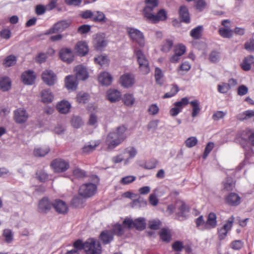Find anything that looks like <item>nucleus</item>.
<instances>
[{
  "mask_svg": "<svg viewBox=\"0 0 254 254\" xmlns=\"http://www.w3.org/2000/svg\"><path fill=\"white\" fill-rule=\"evenodd\" d=\"M127 130L125 126H121L108 134L106 139L107 150H112L124 141L127 137Z\"/></svg>",
  "mask_w": 254,
  "mask_h": 254,
  "instance_id": "1",
  "label": "nucleus"
},
{
  "mask_svg": "<svg viewBox=\"0 0 254 254\" xmlns=\"http://www.w3.org/2000/svg\"><path fill=\"white\" fill-rule=\"evenodd\" d=\"M127 32L133 42L135 43L140 47H143L145 46L144 36L141 31L136 28L127 27Z\"/></svg>",
  "mask_w": 254,
  "mask_h": 254,
  "instance_id": "2",
  "label": "nucleus"
},
{
  "mask_svg": "<svg viewBox=\"0 0 254 254\" xmlns=\"http://www.w3.org/2000/svg\"><path fill=\"white\" fill-rule=\"evenodd\" d=\"M84 251L87 254H101L102 248L98 240L89 238L84 242Z\"/></svg>",
  "mask_w": 254,
  "mask_h": 254,
  "instance_id": "3",
  "label": "nucleus"
},
{
  "mask_svg": "<svg viewBox=\"0 0 254 254\" xmlns=\"http://www.w3.org/2000/svg\"><path fill=\"white\" fill-rule=\"evenodd\" d=\"M145 6L143 10V15L146 20H148L151 15L155 13L158 10V0H145Z\"/></svg>",
  "mask_w": 254,
  "mask_h": 254,
  "instance_id": "4",
  "label": "nucleus"
},
{
  "mask_svg": "<svg viewBox=\"0 0 254 254\" xmlns=\"http://www.w3.org/2000/svg\"><path fill=\"white\" fill-rule=\"evenodd\" d=\"M134 53L136 56L139 68L141 72L144 74L148 73L150 71L149 62L145 55L140 50L137 49L134 50Z\"/></svg>",
  "mask_w": 254,
  "mask_h": 254,
  "instance_id": "5",
  "label": "nucleus"
},
{
  "mask_svg": "<svg viewBox=\"0 0 254 254\" xmlns=\"http://www.w3.org/2000/svg\"><path fill=\"white\" fill-rule=\"evenodd\" d=\"M123 225L127 229L135 228L137 230H142L145 228V219L143 217H139L134 221L128 218H126L123 221Z\"/></svg>",
  "mask_w": 254,
  "mask_h": 254,
  "instance_id": "6",
  "label": "nucleus"
},
{
  "mask_svg": "<svg viewBox=\"0 0 254 254\" xmlns=\"http://www.w3.org/2000/svg\"><path fill=\"white\" fill-rule=\"evenodd\" d=\"M97 190L96 185L88 183L83 184L79 189V194L80 196L87 198L94 195Z\"/></svg>",
  "mask_w": 254,
  "mask_h": 254,
  "instance_id": "7",
  "label": "nucleus"
},
{
  "mask_svg": "<svg viewBox=\"0 0 254 254\" xmlns=\"http://www.w3.org/2000/svg\"><path fill=\"white\" fill-rule=\"evenodd\" d=\"M70 21L63 20L55 23L51 28L46 31L45 35H49L57 32H62L68 28L70 25Z\"/></svg>",
  "mask_w": 254,
  "mask_h": 254,
  "instance_id": "8",
  "label": "nucleus"
},
{
  "mask_svg": "<svg viewBox=\"0 0 254 254\" xmlns=\"http://www.w3.org/2000/svg\"><path fill=\"white\" fill-rule=\"evenodd\" d=\"M51 166L55 172L61 173L66 171L69 167V164L63 159L57 158L52 162Z\"/></svg>",
  "mask_w": 254,
  "mask_h": 254,
  "instance_id": "9",
  "label": "nucleus"
},
{
  "mask_svg": "<svg viewBox=\"0 0 254 254\" xmlns=\"http://www.w3.org/2000/svg\"><path fill=\"white\" fill-rule=\"evenodd\" d=\"M29 118L27 111L23 108H19L13 111V120L19 124L26 123Z\"/></svg>",
  "mask_w": 254,
  "mask_h": 254,
  "instance_id": "10",
  "label": "nucleus"
},
{
  "mask_svg": "<svg viewBox=\"0 0 254 254\" xmlns=\"http://www.w3.org/2000/svg\"><path fill=\"white\" fill-rule=\"evenodd\" d=\"M235 218L233 216L230 217L227 221L224 226L220 229H218V235L220 240H223L227 236L229 231H230L233 226Z\"/></svg>",
  "mask_w": 254,
  "mask_h": 254,
  "instance_id": "11",
  "label": "nucleus"
},
{
  "mask_svg": "<svg viewBox=\"0 0 254 254\" xmlns=\"http://www.w3.org/2000/svg\"><path fill=\"white\" fill-rule=\"evenodd\" d=\"M94 42L95 48L99 50H102L108 43L106 35L103 33H97L94 38Z\"/></svg>",
  "mask_w": 254,
  "mask_h": 254,
  "instance_id": "12",
  "label": "nucleus"
},
{
  "mask_svg": "<svg viewBox=\"0 0 254 254\" xmlns=\"http://www.w3.org/2000/svg\"><path fill=\"white\" fill-rule=\"evenodd\" d=\"M42 77L44 82L50 86L54 85L57 79L56 75L51 70H45L42 74Z\"/></svg>",
  "mask_w": 254,
  "mask_h": 254,
  "instance_id": "13",
  "label": "nucleus"
},
{
  "mask_svg": "<svg viewBox=\"0 0 254 254\" xmlns=\"http://www.w3.org/2000/svg\"><path fill=\"white\" fill-rule=\"evenodd\" d=\"M61 59L67 63H71L73 61V55L71 50L69 48H64L60 52Z\"/></svg>",
  "mask_w": 254,
  "mask_h": 254,
  "instance_id": "14",
  "label": "nucleus"
},
{
  "mask_svg": "<svg viewBox=\"0 0 254 254\" xmlns=\"http://www.w3.org/2000/svg\"><path fill=\"white\" fill-rule=\"evenodd\" d=\"M52 206L54 208L57 212L60 214L67 213L68 207L66 203L61 199H56L52 202Z\"/></svg>",
  "mask_w": 254,
  "mask_h": 254,
  "instance_id": "15",
  "label": "nucleus"
},
{
  "mask_svg": "<svg viewBox=\"0 0 254 254\" xmlns=\"http://www.w3.org/2000/svg\"><path fill=\"white\" fill-rule=\"evenodd\" d=\"M167 18V12L164 9L157 10L155 13L151 15V17L147 20L152 23H156L159 21H164Z\"/></svg>",
  "mask_w": 254,
  "mask_h": 254,
  "instance_id": "16",
  "label": "nucleus"
},
{
  "mask_svg": "<svg viewBox=\"0 0 254 254\" xmlns=\"http://www.w3.org/2000/svg\"><path fill=\"white\" fill-rule=\"evenodd\" d=\"M52 203L47 197L41 199L38 204V210L41 213H47L52 207Z\"/></svg>",
  "mask_w": 254,
  "mask_h": 254,
  "instance_id": "17",
  "label": "nucleus"
},
{
  "mask_svg": "<svg viewBox=\"0 0 254 254\" xmlns=\"http://www.w3.org/2000/svg\"><path fill=\"white\" fill-rule=\"evenodd\" d=\"M121 83L126 88L132 86L134 83L133 75L129 73L124 74L121 77Z\"/></svg>",
  "mask_w": 254,
  "mask_h": 254,
  "instance_id": "18",
  "label": "nucleus"
},
{
  "mask_svg": "<svg viewBox=\"0 0 254 254\" xmlns=\"http://www.w3.org/2000/svg\"><path fill=\"white\" fill-rule=\"evenodd\" d=\"M71 104L66 100H62L58 102L56 105V108L58 112L63 114H67L71 108Z\"/></svg>",
  "mask_w": 254,
  "mask_h": 254,
  "instance_id": "19",
  "label": "nucleus"
},
{
  "mask_svg": "<svg viewBox=\"0 0 254 254\" xmlns=\"http://www.w3.org/2000/svg\"><path fill=\"white\" fill-rule=\"evenodd\" d=\"M74 50L78 55L84 56L88 52V48L85 42L79 41L77 42L75 46Z\"/></svg>",
  "mask_w": 254,
  "mask_h": 254,
  "instance_id": "20",
  "label": "nucleus"
},
{
  "mask_svg": "<svg viewBox=\"0 0 254 254\" xmlns=\"http://www.w3.org/2000/svg\"><path fill=\"white\" fill-rule=\"evenodd\" d=\"M35 79V76L32 71L28 70L24 72L21 76L22 82L25 84L32 85L33 84Z\"/></svg>",
  "mask_w": 254,
  "mask_h": 254,
  "instance_id": "21",
  "label": "nucleus"
},
{
  "mask_svg": "<svg viewBox=\"0 0 254 254\" xmlns=\"http://www.w3.org/2000/svg\"><path fill=\"white\" fill-rule=\"evenodd\" d=\"M241 197L234 192L230 193L226 197V203L231 206H237L241 203Z\"/></svg>",
  "mask_w": 254,
  "mask_h": 254,
  "instance_id": "22",
  "label": "nucleus"
},
{
  "mask_svg": "<svg viewBox=\"0 0 254 254\" xmlns=\"http://www.w3.org/2000/svg\"><path fill=\"white\" fill-rule=\"evenodd\" d=\"M76 76L77 80H84L88 77V74L86 68L81 65L75 67Z\"/></svg>",
  "mask_w": 254,
  "mask_h": 254,
  "instance_id": "23",
  "label": "nucleus"
},
{
  "mask_svg": "<svg viewBox=\"0 0 254 254\" xmlns=\"http://www.w3.org/2000/svg\"><path fill=\"white\" fill-rule=\"evenodd\" d=\"M216 215L213 212L210 213L207 217L205 224V228L211 229L215 228L217 225Z\"/></svg>",
  "mask_w": 254,
  "mask_h": 254,
  "instance_id": "24",
  "label": "nucleus"
},
{
  "mask_svg": "<svg viewBox=\"0 0 254 254\" xmlns=\"http://www.w3.org/2000/svg\"><path fill=\"white\" fill-rule=\"evenodd\" d=\"M137 153V151L134 147L129 146L126 148L124 150L123 154L124 155L127 154L128 156L125 159V165L129 163L130 159L134 158Z\"/></svg>",
  "mask_w": 254,
  "mask_h": 254,
  "instance_id": "25",
  "label": "nucleus"
},
{
  "mask_svg": "<svg viewBox=\"0 0 254 254\" xmlns=\"http://www.w3.org/2000/svg\"><path fill=\"white\" fill-rule=\"evenodd\" d=\"M121 97L120 92L116 89L109 90L107 92V99L111 102L119 101Z\"/></svg>",
  "mask_w": 254,
  "mask_h": 254,
  "instance_id": "26",
  "label": "nucleus"
},
{
  "mask_svg": "<svg viewBox=\"0 0 254 254\" xmlns=\"http://www.w3.org/2000/svg\"><path fill=\"white\" fill-rule=\"evenodd\" d=\"M98 80L102 85L108 86L111 84L112 77L109 73L103 72L98 76Z\"/></svg>",
  "mask_w": 254,
  "mask_h": 254,
  "instance_id": "27",
  "label": "nucleus"
},
{
  "mask_svg": "<svg viewBox=\"0 0 254 254\" xmlns=\"http://www.w3.org/2000/svg\"><path fill=\"white\" fill-rule=\"evenodd\" d=\"M77 80L74 76H67L65 80L66 87L68 89L75 90L77 86Z\"/></svg>",
  "mask_w": 254,
  "mask_h": 254,
  "instance_id": "28",
  "label": "nucleus"
},
{
  "mask_svg": "<svg viewBox=\"0 0 254 254\" xmlns=\"http://www.w3.org/2000/svg\"><path fill=\"white\" fill-rule=\"evenodd\" d=\"M100 239L104 244L110 243L113 240V234L111 231L105 230L101 232Z\"/></svg>",
  "mask_w": 254,
  "mask_h": 254,
  "instance_id": "29",
  "label": "nucleus"
},
{
  "mask_svg": "<svg viewBox=\"0 0 254 254\" xmlns=\"http://www.w3.org/2000/svg\"><path fill=\"white\" fill-rule=\"evenodd\" d=\"M54 99V95L49 89H45L41 92V100L44 103H51Z\"/></svg>",
  "mask_w": 254,
  "mask_h": 254,
  "instance_id": "30",
  "label": "nucleus"
},
{
  "mask_svg": "<svg viewBox=\"0 0 254 254\" xmlns=\"http://www.w3.org/2000/svg\"><path fill=\"white\" fill-rule=\"evenodd\" d=\"M242 137L254 146V132L251 129H246L244 130L242 133Z\"/></svg>",
  "mask_w": 254,
  "mask_h": 254,
  "instance_id": "31",
  "label": "nucleus"
},
{
  "mask_svg": "<svg viewBox=\"0 0 254 254\" xmlns=\"http://www.w3.org/2000/svg\"><path fill=\"white\" fill-rule=\"evenodd\" d=\"M179 14L181 21L186 23L190 22V17L189 11L186 6L182 5L180 7Z\"/></svg>",
  "mask_w": 254,
  "mask_h": 254,
  "instance_id": "32",
  "label": "nucleus"
},
{
  "mask_svg": "<svg viewBox=\"0 0 254 254\" xmlns=\"http://www.w3.org/2000/svg\"><path fill=\"white\" fill-rule=\"evenodd\" d=\"M254 57L249 56L246 57L241 64L242 68L245 71H248L251 69V64H253Z\"/></svg>",
  "mask_w": 254,
  "mask_h": 254,
  "instance_id": "33",
  "label": "nucleus"
},
{
  "mask_svg": "<svg viewBox=\"0 0 254 254\" xmlns=\"http://www.w3.org/2000/svg\"><path fill=\"white\" fill-rule=\"evenodd\" d=\"M223 190L227 191H231L235 187V183L232 178L228 177L223 183Z\"/></svg>",
  "mask_w": 254,
  "mask_h": 254,
  "instance_id": "34",
  "label": "nucleus"
},
{
  "mask_svg": "<svg viewBox=\"0 0 254 254\" xmlns=\"http://www.w3.org/2000/svg\"><path fill=\"white\" fill-rule=\"evenodd\" d=\"M233 31L229 27L220 28L219 34L224 38H231L233 36Z\"/></svg>",
  "mask_w": 254,
  "mask_h": 254,
  "instance_id": "35",
  "label": "nucleus"
},
{
  "mask_svg": "<svg viewBox=\"0 0 254 254\" xmlns=\"http://www.w3.org/2000/svg\"><path fill=\"white\" fill-rule=\"evenodd\" d=\"M94 15L92 17V21L95 22H105L106 17L105 14L101 11H96L93 12Z\"/></svg>",
  "mask_w": 254,
  "mask_h": 254,
  "instance_id": "36",
  "label": "nucleus"
},
{
  "mask_svg": "<svg viewBox=\"0 0 254 254\" xmlns=\"http://www.w3.org/2000/svg\"><path fill=\"white\" fill-rule=\"evenodd\" d=\"M190 103L192 107L191 116L193 118H194L199 114L200 111L199 102L198 100H194L191 101Z\"/></svg>",
  "mask_w": 254,
  "mask_h": 254,
  "instance_id": "37",
  "label": "nucleus"
},
{
  "mask_svg": "<svg viewBox=\"0 0 254 254\" xmlns=\"http://www.w3.org/2000/svg\"><path fill=\"white\" fill-rule=\"evenodd\" d=\"M10 87V81L9 79L7 77H2L0 79V88L3 91H7Z\"/></svg>",
  "mask_w": 254,
  "mask_h": 254,
  "instance_id": "38",
  "label": "nucleus"
},
{
  "mask_svg": "<svg viewBox=\"0 0 254 254\" xmlns=\"http://www.w3.org/2000/svg\"><path fill=\"white\" fill-rule=\"evenodd\" d=\"M252 118L254 121V111L253 110L246 111L238 115V118L241 120H249Z\"/></svg>",
  "mask_w": 254,
  "mask_h": 254,
  "instance_id": "39",
  "label": "nucleus"
},
{
  "mask_svg": "<svg viewBox=\"0 0 254 254\" xmlns=\"http://www.w3.org/2000/svg\"><path fill=\"white\" fill-rule=\"evenodd\" d=\"M203 30L202 26H198L192 29L190 32V35L194 39H198Z\"/></svg>",
  "mask_w": 254,
  "mask_h": 254,
  "instance_id": "40",
  "label": "nucleus"
},
{
  "mask_svg": "<svg viewBox=\"0 0 254 254\" xmlns=\"http://www.w3.org/2000/svg\"><path fill=\"white\" fill-rule=\"evenodd\" d=\"M124 228H127L123 224V226L120 224H115L112 229L113 234H116L118 236L122 235L124 233Z\"/></svg>",
  "mask_w": 254,
  "mask_h": 254,
  "instance_id": "41",
  "label": "nucleus"
},
{
  "mask_svg": "<svg viewBox=\"0 0 254 254\" xmlns=\"http://www.w3.org/2000/svg\"><path fill=\"white\" fill-rule=\"evenodd\" d=\"M16 62V58L13 55L7 56L3 61V65L5 67H9L14 65Z\"/></svg>",
  "mask_w": 254,
  "mask_h": 254,
  "instance_id": "42",
  "label": "nucleus"
},
{
  "mask_svg": "<svg viewBox=\"0 0 254 254\" xmlns=\"http://www.w3.org/2000/svg\"><path fill=\"white\" fill-rule=\"evenodd\" d=\"M195 222L196 226L198 229L200 230H207V229L205 228L206 222L204 221L202 215H200L195 220Z\"/></svg>",
  "mask_w": 254,
  "mask_h": 254,
  "instance_id": "43",
  "label": "nucleus"
},
{
  "mask_svg": "<svg viewBox=\"0 0 254 254\" xmlns=\"http://www.w3.org/2000/svg\"><path fill=\"white\" fill-rule=\"evenodd\" d=\"M72 174L73 176L77 179H82L86 176L85 172L77 167H75L73 169Z\"/></svg>",
  "mask_w": 254,
  "mask_h": 254,
  "instance_id": "44",
  "label": "nucleus"
},
{
  "mask_svg": "<svg viewBox=\"0 0 254 254\" xmlns=\"http://www.w3.org/2000/svg\"><path fill=\"white\" fill-rule=\"evenodd\" d=\"M94 61L96 63L100 64L101 66H103L108 64L109 60L106 56L100 55L98 57L95 58Z\"/></svg>",
  "mask_w": 254,
  "mask_h": 254,
  "instance_id": "45",
  "label": "nucleus"
},
{
  "mask_svg": "<svg viewBox=\"0 0 254 254\" xmlns=\"http://www.w3.org/2000/svg\"><path fill=\"white\" fill-rule=\"evenodd\" d=\"M48 147L37 148L34 151V154L37 157H42L46 155L49 151Z\"/></svg>",
  "mask_w": 254,
  "mask_h": 254,
  "instance_id": "46",
  "label": "nucleus"
},
{
  "mask_svg": "<svg viewBox=\"0 0 254 254\" xmlns=\"http://www.w3.org/2000/svg\"><path fill=\"white\" fill-rule=\"evenodd\" d=\"M71 124L74 127L79 128L83 124V122L80 117L73 116L71 119Z\"/></svg>",
  "mask_w": 254,
  "mask_h": 254,
  "instance_id": "47",
  "label": "nucleus"
},
{
  "mask_svg": "<svg viewBox=\"0 0 254 254\" xmlns=\"http://www.w3.org/2000/svg\"><path fill=\"white\" fill-rule=\"evenodd\" d=\"M163 76V72L161 69L159 67H156L155 70V78L157 83L162 85L163 84V80L162 78Z\"/></svg>",
  "mask_w": 254,
  "mask_h": 254,
  "instance_id": "48",
  "label": "nucleus"
},
{
  "mask_svg": "<svg viewBox=\"0 0 254 254\" xmlns=\"http://www.w3.org/2000/svg\"><path fill=\"white\" fill-rule=\"evenodd\" d=\"M173 45V41L170 39H167L165 43L163 44L161 48V51L165 52H169Z\"/></svg>",
  "mask_w": 254,
  "mask_h": 254,
  "instance_id": "49",
  "label": "nucleus"
},
{
  "mask_svg": "<svg viewBox=\"0 0 254 254\" xmlns=\"http://www.w3.org/2000/svg\"><path fill=\"white\" fill-rule=\"evenodd\" d=\"M77 101L80 103H86L88 101L89 95L86 93H79L76 97Z\"/></svg>",
  "mask_w": 254,
  "mask_h": 254,
  "instance_id": "50",
  "label": "nucleus"
},
{
  "mask_svg": "<svg viewBox=\"0 0 254 254\" xmlns=\"http://www.w3.org/2000/svg\"><path fill=\"white\" fill-rule=\"evenodd\" d=\"M189 103V101L188 98L187 97H184L181 100V101L175 102L174 104V105L176 106L182 111L183 108Z\"/></svg>",
  "mask_w": 254,
  "mask_h": 254,
  "instance_id": "51",
  "label": "nucleus"
},
{
  "mask_svg": "<svg viewBox=\"0 0 254 254\" xmlns=\"http://www.w3.org/2000/svg\"><path fill=\"white\" fill-rule=\"evenodd\" d=\"M227 112L222 111H217L214 112L212 119L215 121H218L225 117Z\"/></svg>",
  "mask_w": 254,
  "mask_h": 254,
  "instance_id": "52",
  "label": "nucleus"
},
{
  "mask_svg": "<svg viewBox=\"0 0 254 254\" xmlns=\"http://www.w3.org/2000/svg\"><path fill=\"white\" fill-rule=\"evenodd\" d=\"M136 180V177L134 176H127L122 178L120 183L123 185L129 184Z\"/></svg>",
  "mask_w": 254,
  "mask_h": 254,
  "instance_id": "53",
  "label": "nucleus"
},
{
  "mask_svg": "<svg viewBox=\"0 0 254 254\" xmlns=\"http://www.w3.org/2000/svg\"><path fill=\"white\" fill-rule=\"evenodd\" d=\"M176 206L178 207L181 215H183L185 212L189 211L188 206L182 201L177 202Z\"/></svg>",
  "mask_w": 254,
  "mask_h": 254,
  "instance_id": "54",
  "label": "nucleus"
},
{
  "mask_svg": "<svg viewBox=\"0 0 254 254\" xmlns=\"http://www.w3.org/2000/svg\"><path fill=\"white\" fill-rule=\"evenodd\" d=\"M220 53L216 51H212L209 55V60L212 63L218 62L220 60Z\"/></svg>",
  "mask_w": 254,
  "mask_h": 254,
  "instance_id": "55",
  "label": "nucleus"
},
{
  "mask_svg": "<svg viewBox=\"0 0 254 254\" xmlns=\"http://www.w3.org/2000/svg\"><path fill=\"white\" fill-rule=\"evenodd\" d=\"M198 140L196 137L191 136L189 137L185 141L186 146L189 148L194 146L197 143Z\"/></svg>",
  "mask_w": 254,
  "mask_h": 254,
  "instance_id": "56",
  "label": "nucleus"
},
{
  "mask_svg": "<svg viewBox=\"0 0 254 254\" xmlns=\"http://www.w3.org/2000/svg\"><path fill=\"white\" fill-rule=\"evenodd\" d=\"M3 236L5 238V241L7 243H10L13 240V234L10 229H5L3 232Z\"/></svg>",
  "mask_w": 254,
  "mask_h": 254,
  "instance_id": "57",
  "label": "nucleus"
},
{
  "mask_svg": "<svg viewBox=\"0 0 254 254\" xmlns=\"http://www.w3.org/2000/svg\"><path fill=\"white\" fill-rule=\"evenodd\" d=\"M179 91V87L177 85H173L170 91L165 94L163 98H170L175 95Z\"/></svg>",
  "mask_w": 254,
  "mask_h": 254,
  "instance_id": "58",
  "label": "nucleus"
},
{
  "mask_svg": "<svg viewBox=\"0 0 254 254\" xmlns=\"http://www.w3.org/2000/svg\"><path fill=\"white\" fill-rule=\"evenodd\" d=\"M214 147V143L213 142H209L207 144L202 156L203 159H205L206 158L209 153L212 151Z\"/></svg>",
  "mask_w": 254,
  "mask_h": 254,
  "instance_id": "59",
  "label": "nucleus"
},
{
  "mask_svg": "<svg viewBox=\"0 0 254 254\" xmlns=\"http://www.w3.org/2000/svg\"><path fill=\"white\" fill-rule=\"evenodd\" d=\"M134 100L133 96L129 94L125 95L123 97L124 103L127 106L132 105L134 103Z\"/></svg>",
  "mask_w": 254,
  "mask_h": 254,
  "instance_id": "60",
  "label": "nucleus"
},
{
  "mask_svg": "<svg viewBox=\"0 0 254 254\" xmlns=\"http://www.w3.org/2000/svg\"><path fill=\"white\" fill-rule=\"evenodd\" d=\"M186 52V47L182 44H179L175 46L174 53H177L178 55L182 56Z\"/></svg>",
  "mask_w": 254,
  "mask_h": 254,
  "instance_id": "61",
  "label": "nucleus"
},
{
  "mask_svg": "<svg viewBox=\"0 0 254 254\" xmlns=\"http://www.w3.org/2000/svg\"><path fill=\"white\" fill-rule=\"evenodd\" d=\"M147 111L150 115H155L158 113L159 109L156 104H152L149 106Z\"/></svg>",
  "mask_w": 254,
  "mask_h": 254,
  "instance_id": "62",
  "label": "nucleus"
},
{
  "mask_svg": "<svg viewBox=\"0 0 254 254\" xmlns=\"http://www.w3.org/2000/svg\"><path fill=\"white\" fill-rule=\"evenodd\" d=\"M160 238L163 241L169 242L171 239V236L166 229H163L161 230Z\"/></svg>",
  "mask_w": 254,
  "mask_h": 254,
  "instance_id": "63",
  "label": "nucleus"
},
{
  "mask_svg": "<svg viewBox=\"0 0 254 254\" xmlns=\"http://www.w3.org/2000/svg\"><path fill=\"white\" fill-rule=\"evenodd\" d=\"M37 178L42 182H44L47 180L48 175L47 173L43 171H40L36 173Z\"/></svg>",
  "mask_w": 254,
  "mask_h": 254,
  "instance_id": "64",
  "label": "nucleus"
}]
</instances>
